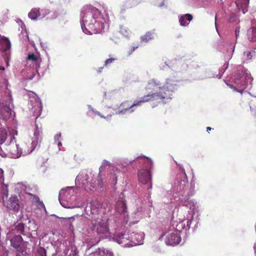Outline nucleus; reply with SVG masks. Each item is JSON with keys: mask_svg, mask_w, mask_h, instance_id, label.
Wrapping results in <instances>:
<instances>
[{"mask_svg": "<svg viewBox=\"0 0 256 256\" xmlns=\"http://www.w3.org/2000/svg\"><path fill=\"white\" fill-rule=\"evenodd\" d=\"M252 80V78L248 71L246 70H243L237 74L234 79V84L238 88H241V90H238L237 88H234V86L231 84L228 86L231 88H234V90L242 93L243 90L246 88L248 86V84H250Z\"/></svg>", "mask_w": 256, "mask_h": 256, "instance_id": "39448f33", "label": "nucleus"}, {"mask_svg": "<svg viewBox=\"0 0 256 256\" xmlns=\"http://www.w3.org/2000/svg\"><path fill=\"white\" fill-rule=\"evenodd\" d=\"M11 44L9 40L6 37H2L0 38V50L6 52L10 48Z\"/></svg>", "mask_w": 256, "mask_h": 256, "instance_id": "a211bd4d", "label": "nucleus"}, {"mask_svg": "<svg viewBox=\"0 0 256 256\" xmlns=\"http://www.w3.org/2000/svg\"><path fill=\"white\" fill-rule=\"evenodd\" d=\"M60 139H61V134L60 133L54 136V142L56 143H57V144L58 146L62 145V142H60Z\"/></svg>", "mask_w": 256, "mask_h": 256, "instance_id": "72a5a7b5", "label": "nucleus"}, {"mask_svg": "<svg viewBox=\"0 0 256 256\" xmlns=\"http://www.w3.org/2000/svg\"><path fill=\"white\" fill-rule=\"evenodd\" d=\"M176 184V183H175ZM188 184L187 182L182 180L178 184L176 185L173 188L174 192L176 194H180V195L183 196L184 190L186 186Z\"/></svg>", "mask_w": 256, "mask_h": 256, "instance_id": "aec40b11", "label": "nucleus"}, {"mask_svg": "<svg viewBox=\"0 0 256 256\" xmlns=\"http://www.w3.org/2000/svg\"><path fill=\"white\" fill-rule=\"evenodd\" d=\"M120 32L122 34L126 37H128L130 34L128 30L126 28L123 26H120Z\"/></svg>", "mask_w": 256, "mask_h": 256, "instance_id": "c756f323", "label": "nucleus"}, {"mask_svg": "<svg viewBox=\"0 0 256 256\" xmlns=\"http://www.w3.org/2000/svg\"><path fill=\"white\" fill-rule=\"evenodd\" d=\"M4 171L2 168H0V184L2 192V200L4 201L5 198H7L8 196V186L4 183Z\"/></svg>", "mask_w": 256, "mask_h": 256, "instance_id": "2eb2a0df", "label": "nucleus"}, {"mask_svg": "<svg viewBox=\"0 0 256 256\" xmlns=\"http://www.w3.org/2000/svg\"><path fill=\"white\" fill-rule=\"evenodd\" d=\"M82 181V184L80 186H80H82V187H84L85 186H86V181H87V178H86L85 180H82V176L80 174H79L77 176L76 179V183H78L79 182H80Z\"/></svg>", "mask_w": 256, "mask_h": 256, "instance_id": "c85d7f7f", "label": "nucleus"}, {"mask_svg": "<svg viewBox=\"0 0 256 256\" xmlns=\"http://www.w3.org/2000/svg\"><path fill=\"white\" fill-rule=\"evenodd\" d=\"M192 16L190 14H186L180 16L179 21L182 26H186L188 24V22L192 20Z\"/></svg>", "mask_w": 256, "mask_h": 256, "instance_id": "b1692460", "label": "nucleus"}, {"mask_svg": "<svg viewBox=\"0 0 256 256\" xmlns=\"http://www.w3.org/2000/svg\"><path fill=\"white\" fill-rule=\"evenodd\" d=\"M74 186H68L62 189L59 192L58 199L60 202L62 198H68L69 196L74 194ZM61 203V202H60Z\"/></svg>", "mask_w": 256, "mask_h": 256, "instance_id": "dca6fc26", "label": "nucleus"}, {"mask_svg": "<svg viewBox=\"0 0 256 256\" xmlns=\"http://www.w3.org/2000/svg\"><path fill=\"white\" fill-rule=\"evenodd\" d=\"M26 60L28 64L31 62L34 64V66H35V72H33L32 74L30 76L28 75L26 77V79L31 80L36 76V72L38 71V68L40 67L41 62V58L38 54L30 53L28 54Z\"/></svg>", "mask_w": 256, "mask_h": 256, "instance_id": "1a4fd4ad", "label": "nucleus"}, {"mask_svg": "<svg viewBox=\"0 0 256 256\" xmlns=\"http://www.w3.org/2000/svg\"><path fill=\"white\" fill-rule=\"evenodd\" d=\"M108 20L107 13L104 16L102 15L100 12L92 5H86L81 10V28L83 32L86 34L101 32L104 28V23Z\"/></svg>", "mask_w": 256, "mask_h": 256, "instance_id": "f257e3e1", "label": "nucleus"}, {"mask_svg": "<svg viewBox=\"0 0 256 256\" xmlns=\"http://www.w3.org/2000/svg\"><path fill=\"white\" fill-rule=\"evenodd\" d=\"M172 210V220H174V218L178 216V206L176 204H172L170 206Z\"/></svg>", "mask_w": 256, "mask_h": 256, "instance_id": "a878e982", "label": "nucleus"}, {"mask_svg": "<svg viewBox=\"0 0 256 256\" xmlns=\"http://www.w3.org/2000/svg\"><path fill=\"white\" fill-rule=\"evenodd\" d=\"M247 36L251 42L256 41V26H252L247 32Z\"/></svg>", "mask_w": 256, "mask_h": 256, "instance_id": "5701e85b", "label": "nucleus"}, {"mask_svg": "<svg viewBox=\"0 0 256 256\" xmlns=\"http://www.w3.org/2000/svg\"><path fill=\"white\" fill-rule=\"evenodd\" d=\"M92 214L91 228L97 234H106L108 232V218L103 212L102 205L97 202H94L90 204Z\"/></svg>", "mask_w": 256, "mask_h": 256, "instance_id": "7ed1b4c3", "label": "nucleus"}, {"mask_svg": "<svg viewBox=\"0 0 256 256\" xmlns=\"http://www.w3.org/2000/svg\"><path fill=\"white\" fill-rule=\"evenodd\" d=\"M9 136L10 138V142L8 144L10 146L8 147V150L10 153L12 155L13 158H18L22 154L24 155V150H30V149L27 150L26 146H24L22 149L18 147V145L16 144L14 136L11 134H10Z\"/></svg>", "mask_w": 256, "mask_h": 256, "instance_id": "6e6552de", "label": "nucleus"}, {"mask_svg": "<svg viewBox=\"0 0 256 256\" xmlns=\"http://www.w3.org/2000/svg\"><path fill=\"white\" fill-rule=\"evenodd\" d=\"M160 83L157 80L152 79L149 81L146 88L148 90H156L158 88H160Z\"/></svg>", "mask_w": 256, "mask_h": 256, "instance_id": "4be33fe9", "label": "nucleus"}, {"mask_svg": "<svg viewBox=\"0 0 256 256\" xmlns=\"http://www.w3.org/2000/svg\"><path fill=\"white\" fill-rule=\"evenodd\" d=\"M40 129L38 128V125H36L35 130L34 133L33 140L31 143L30 148V150H24V154H30L36 148L38 143V140L40 138Z\"/></svg>", "mask_w": 256, "mask_h": 256, "instance_id": "ddd939ff", "label": "nucleus"}, {"mask_svg": "<svg viewBox=\"0 0 256 256\" xmlns=\"http://www.w3.org/2000/svg\"><path fill=\"white\" fill-rule=\"evenodd\" d=\"M244 55L246 56L247 60H250L252 58L251 52L250 51L244 52Z\"/></svg>", "mask_w": 256, "mask_h": 256, "instance_id": "ea45409f", "label": "nucleus"}, {"mask_svg": "<svg viewBox=\"0 0 256 256\" xmlns=\"http://www.w3.org/2000/svg\"><path fill=\"white\" fill-rule=\"evenodd\" d=\"M116 210L118 212L122 214L124 216L126 213L127 207L124 200H123L122 194H120V199L116 203Z\"/></svg>", "mask_w": 256, "mask_h": 256, "instance_id": "4468645a", "label": "nucleus"}, {"mask_svg": "<svg viewBox=\"0 0 256 256\" xmlns=\"http://www.w3.org/2000/svg\"><path fill=\"white\" fill-rule=\"evenodd\" d=\"M114 60V58H112L107 59L105 61V65H107L109 64L112 63Z\"/></svg>", "mask_w": 256, "mask_h": 256, "instance_id": "a19ab883", "label": "nucleus"}, {"mask_svg": "<svg viewBox=\"0 0 256 256\" xmlns=\"http://www.w3.org/2000/svg\"><path fill=\"white\" fill-rule=\"evenodd\" d=\"M146 163V169H142L138 172V178L139 181L142 184H146L151 180V174L150 170L148 168H150L152 165V161L148 158H144Z\"/></svg>", "mask_w": 256, "mask_h": 256, "instance_id": "423d86ee", "label": "nucleus"}, {"mask_svg": "<svg viewBox=\"0 0 256 256\" xmlns=\"http://www.w3.org/2000/svg\"><path fill=\"white\" fill-rule=\"evenodd\" d=\"M22 238L20 235L15 236L10 240L11 246L15 248L17 251L21 252L20 246L22 242Z\"/></svg>", "mask_w": 256, "mask_h": 256, "instance_id": "f3484780", "label": "nucleus"}, {"mask_svg": "<svg viewBox=\"0 0 256 256\" xmlns=\"http://www.w3.org/2000/svg\"><path fill=\"white\" fill-rule=\"evenodd\" d=\"M126 104V102L121 104L120 106V108H122V107L123 105L125 104Z\"/></svg>", "mask_w": 256, "mask_h": 256, "instance_id": "8fccbe9b", "label": "nucleus"}, {"mask_svg": "<svg viewBox=\"0 0 256 256\" xmlns=\"http://www.w3.org/2000/svg\"><path fill=\"white\" fill-rule=\"evenodd\" d=\"M152 34L150 32H148L146 34L141 37L142 42H147L149 40L153 38Z\"/></svg>", "mask_w": 256, "mask_h": 256, "instance_id": "bb28decb", "label": "nucleus"}, {"mask_svg": "<svg viewBox=\"0 0 256 256\" xmlns=\"http://www.w3.org/2000/svg\"><path fill=\"white\" fill-rule=\"evenodd\" d=\"M228 64H224L223 66V68H222V73H224V72L228 68Z\"/></svg>", "mask_w": 256, "mask_h": 256, "instance_id": "a18cd8bd", "label": "nucleus"}, {"mask_svg": "<svg viewBox=\"0 0 256 256\" xmlns=\"http://www.w3.org/2000/svg\"><path fill=\"white\" fill-rule=\"evenodd\" d=\"M192 224V220H184L180 221L176 225L174 229L170 230L167 232L166 236V244L169 246H174L178 244L180 240V232L182 230H188L190 229Z\"/></svg>", "mask_w": 256, "mask_h": 256, "instance_id": "20e7f679", "label": "nucleus"}, {"mask_svg": "<svg viewBox=\"0 0 256 256\" xmlns=\"http://www.w3.org/2000/svg\"><path fill=\"white\" fill-rule=\"evenodd\" d=\"M97 182L95 180L93 183V187L97 188V187H101L102 185V180H98Z\"/></svg>", "mask_w": 256, "mask_h": 256, "instance_id": "4c0bfd02", "label": "nucleus"}, {"mask_svg": "<svg viewBox=\"0 0 256 256\" xmlns=\"http://www.w3.org/2000/svg\"><path fill=\"white\" fill-rule=\"evenodd\" d=\"M114 240L123 247H132L130 231L117 234L114 237Z\"/></svg>", "mask_w": 256, "mask_h": 256, "instance_id": "0eeeda50", "label": "nucleus"}, {"mask_svg": "<svg viewBox=\"0 0 256 256\" xmlns=\"http://www.w3.org/2000/svg\"><path fill=\"white\" fill-rule=\"evenodd\" d=\"M11 134L14 136V135L17 134L16 132L13 129H7L4 128H0V144H2L5 142L8 144L10 142V135Z\"/></svg>", "mask_w": 256, "mask_h": 256, "instance_id": "9d476101", "label": "nucleus"}, {"mask_svg": "<svg viewBox=\"0 0 256 256\" xmlns=\"http://www.w3.org/2000/svg\"><path fill=\"white\" fill-rule=\"evenodd\" d=\"M26 194H28L32 196V198H32V200L34 202H38L40 206H44V204L43 202L40 200L38 196H36V195H33V194H32L30 193H26Z\"/></svg>", "mask_w": 256, "mask_h": 256, "instance_id": "473e14b6", "label": "nucleus"}, {"mask_svg": "<svg viewBox=\"0 0 256 256\" xmlns=\"http://www.w3.org/2000/svg\"><path fill=\"white\" fill-rule=\"evenodd\" d=\"M132 162V161H130V162H128H128H124V164H122V166L123 167H124V166H126L127 165H128V164H129L130 163H131V162Z\"/></svg>", "mask_w": 256, "mask_h": 256, "instance_id": "49530a36", "label": "nucleus"}, {"mask_svg": "<svg viewBox=\"0 0 256 256\" xmlns=\"http://www.w3.org/2000/svg\"><path fill=\"white\" fill-rule=\"evenodd\" d=\"M0 114L3 120H6L12 116V110L9 106H4L0 110Z\"/></svg>", "mask_w": 256, "mask_h": 256, "instance_id": "6ab92c4d", "label": "nucleus"}, {"mask_svg": "<svg viewBox=\"0 0 256 256\" xmlns=\"http://www.w3.org/2000/svg\"><path fill=\"white\" fill-rule=\"evenodd\" d=\"M0 156L2 157H5L6 156V154L0 148Z\"/></svg>", "mask_w": 256, "mask_h": 256, "instance_id": "c03bdc74", "label": "nucleus"}, {"mask_svg": "<svg viewBox=\"0 0 256 256\" xmlns=\"http://www.w3.org/2000/svg\"><path fill=\"white\" fill-rule=\"evenodd\" d=\"M152 188V182H150V186L149 187V188L151 189Z\"/></svg>", "mask_w": 256, "mask_h": 256, "instance_id": "864d4df0", "label": "nucleus"}, {"mask_svg": "<svg viewBox=\"0 0 256 256\" xmlns=\"http://www.w3.org/2000/svg\"><path fill=\"white\" fill-rule=\"evenodd\" d=\"M88 107L90 108L92 112H94V113H96V114L99 115L100 117L102 118H105L102 115L98 112H97V111H95L93 110V108H92V106H88Z\"/></svg>", "mask_w": 256, "mask_h": 256, "instance_id": "79ce46f5", "label": "nucleus"}, {"mask_svg": "<svg viewBox=\"0 0 256 256\" xmlns=\"http://www.w3.org/2000/svg\"><path fill=\"white\" fill-rule=\"evenodd\" d=\"M144 238L142 232H130V240L132 246L142 244Z\"/></svg>", "mask_w": 256, "mask_h": 256, "instance_id": "9b49d317", "label": "nucleus"}, {"mask_svg": "<svg viewBox=\"0 0 256 256\" xmlns=\"http://www.w3.org/2000/svg\"><path fill=\"white\" fill-rule=\"evenodd\" d=\"M0 70H4V68L3 66H0Z\"/></svg>", "mask_w": 256, "mask_h": 256, "instance_id": "603ef678", "label": "nucleus"}, {"mask_svg": "<svg viewBox=\"0 0 256 256\" xmlns=\"http://www.w3.org/2000/svg\"><path fill=\"white\" fill-rule=\"evenodd\" d=\"M4 205L8 209L18 212L20 208L19 200L16 196H12L8 200L4 202Z\"/></svg>", "mask_w": 256, "mask_h": 256, "instance_id": "f8f14e48", "label": "nucleus"}, {"mask_svg": "<svg viewBox=\"0 0 256 256\" xmlns=\"http://www.w3.org/2000/svg\"><path fill=\"white\" fill-rule=\"evenodd\" d=\"M16 229L20 233L22 232L24 230V224H18L16 226Z\"/></svg>", "mask_w": 256, "mask_h": 256, "instance_id": "58836bf2", "label": "nucleus"}, {"mask_svg": "<svg viewBox=\"0 0 256 256\" xmlns=\"http://www.w3.org/2000/svg\"><path fill=\"white\" fill-rule=\"evenodd\" d=\"M40 10L38 8H34L31 10L28 13L29 18L32 20H36V18L40 17Z\"/></svg>", "mask_w": 256, "mask_h": 256, "instance_id": "393cba45", "label": "nucleus"}, {"mask_svg": "<svg viewBox=\"0 0 256 256\" xmlns=\"http://www.w3.org/2000/svg\"><path fill=\"white\" fill-rule=\"evenodd\" d=\"M240 34V28H236L235 30L236 36L237 38Z\"/></svg>", "mask_w": 256, "mask_h": 256, "instance_id": "37998d69", "label": "nucleus"}, {"mask_svg": "<svg viewBox=\"0 0 256 256\" xmlns=\"http://www.w3.org/2000/svg\"><path fill=\"white\" fill-rule=\"evenodd\" d=\"M138 3L137 0H126V6L128 8L132 7Z\"/></svg>", "mask_w": 256, "mask_h": 256, "instance_id": "7c9ffc66", "label": "nucleus"}, {"mask_svg": "<svg viewBox=\"0 0 256 256\" xmlns=\"http://www.w3.org/2000/svg\"><path fill=\"white\" fill-rule=\"evenodd\" d=\"M181 168V170H182V172L184 173V174L186 176V173H185V171H184V168Z\"/></svg>", "mask_w": 256, "mask_h": 256, "instance_id": "09e8293b", "label": "nucleus"}, {"mask_svg": "<svg viewBox=\"0 0 256 256\" xmlns=\"http://www.w3.org/2000/svg\"><path fill=\"white\" fill-rule=\"evenodd\" d=\"M211 130V128L210 127H208L207 128V130L208 131V130Z\"/></svg>", "mask_w": 256, "mask_h": 256, "instance_id": "5fc2aeb1", "label": "nucleus"}, {"mask_svg": "<svg viewBox=\"0 0 256 256\" xmlns=\"http://www.w3.org/2000/svg\"><path fill=\"white\" fill-rule=\"evenodd\" d=\"M37 106L39 108L40 111L42 110V102L39 98H37L36 100L35 105L34 106V107H36Z\"/></svg>", "mask_w": 256, "mask_h": 256, "instance_id": "e433bc0d", "label": "nucleus"}, {"mask_svg": "<svg viewBox=\"0 0 256 256\" xmlns=\"http://www.w3.org/2000/svg\"><path fill=\"white\" fill-rule=\"evenodd\" d=\"M170 81L171 80L168 79L166 80V88H162V90L164 92V94L162 92H160L161 94L159 93H154L152 94H149L146 96H144L140 98L138 100H135L132 104L131 106H127L126 108H122L121 110H119L116 112V114H124L126 112L129 113H132L134 111L133 108L136 106H140L144 102H147L148 101L154 100L156 101L158 103H166V102L164 101V100H170L171 98L170 97V91H172L174 89L173 85H174V84H170Z\"/></svg>", "mask_w": 256, "mask_h": 256, "instance_id": "f03ea898", "label": "nucleus"}, {"mask_svg": "<svg viewBox=\"0 0 256 256\" xmlns=\"http://www.w3.org/2000/svg\"><path fill=\"white\" fill-rule=\"evenodd\" d=\"M248 0H238L236 2L238 8L242 10L243 14H245L248 11Z\"/></svg>", "mask_w": 256, "mask_h": 256, "instance_id": "412c9836", "label": "nucleus"}, {"mask_svg": "<svg viewBox=\"0 0 256 256\" xmlns=\"http://www.w3.org/2000/svg\"><path fill=\"white\" fill-rule=\"evenodd\" d=\"M99 254L100 256H113L112 252L104 248L100 250Z\"/></svg>", "mask_w": 256, "mask_h": 256, "instance_id": "cd10ccee", "label": "nucleus"}, {"mask_svg": "<svg viewBox=\"0 0 256 256\" xmlns=\"http://www.w3.org/2000/svg\"><path fill=\"white\" fill-rule=\"evenodd\" d=\"M110 163L108 162V161L106 160H104L102 163V165L100 168V172H102L104 170V168L107 166H110Z\"/></svg>", "mask_w": 256, "mask_h": 256, "instance_id": "c9c22d12", "label": "nucleus"}, {"mask_svg": "<svg viewBox=\"0 0 256 256\" xmlns=\"http://www.w3.org/2000/svg\"><path fill=\"white\" fill-rule=\"evenodd\" d=\"M36 256H46V250L44 248L40 247L38 249Z\"/></svg>", "mask_w": 256, "mask_h": 256, "instance_id": "2f4dec72", "label": "nucleus"}, {"mask_svg": "<svg viewBox=\"0 0 256 256\" xmlns=\"http://www.w3.org/2000/svg\"><path fill=\"white\" fill-rule=\"evenodd\" d=\"M164 2H162L160 4L158 5V6H164Z\"/></svg>", "mask_w": 256, "mask_h": 256, "instance_id": "de8ad7c7", "label": "nucleus"}, {"mask_svg": "<svg viewBox=\"0 0 256 256\" xmlns=\"http://www.w3.org/2000/svg\"><path fill=\"white\" fill-rule=\"evenodd\" d=\"M237 20V16L235 14L232 13L229 16L228 18V22H236Z\"/></svg>", "mask_w": 256, "mask_h": 256, "instance_id": "f704fd0d", "label": "nucleus"}, {"mask_svg": "<svg viewBox=\"0 0 256 256\" xmlns=\"http://www.w3.org/2000/svg\"><path fill=\"white\" fill-rule=\"evenodd\" d=\"M254 250H255V253L256 254V243L254 244Z\"/></svg>", "mask_w": 256, "mask_h": 256, "instance_id": "3c124183", "label": "nucleus"}]
</instances>
